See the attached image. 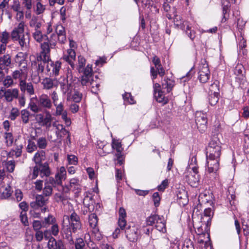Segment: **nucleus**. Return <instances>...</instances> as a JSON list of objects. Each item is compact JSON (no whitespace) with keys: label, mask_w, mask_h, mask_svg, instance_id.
I'll use <instances>...</instances> for the list:
<instances>
[{"label":"nucleus","mask_w":249,"mask_h":249,"mask_svg":"<svg viewBox=\"0 0 249 249\" xmlns=\"http://www.w3.org/2000/svg\"><path fill=\"white\" fill-rule=\"evenodd\" d=\"M25 23L23 21H21L19 23L18 26L15 27L12 31L11 36L12 40L14 41L16 39H18L19 37L24 35Z\"/></svg>","instance_id":"nucleus-16"},{"label":"nucleus","mask_w":249,"mask_h":249,"mask_svg":"<svg viewBox=\"0 0 249 249\" xmlns=\"http://www.w3.org/2000/svg\"><path fill=\"white\" fill-rule=\"evenodd\" d=\"M72 78V74L71 72L68 71V74L67 76V79L63 80V82L60 81V86L61 90L63 93L67 94L68 97L70 96V94L72 93L73 89V86H72L71 83L69 82Z\"/></svg>","instance_id":"nucleus-13"},{"label":"nucleus","mask_w":249,"mask_h":249,"mask_svg":"<svg viewBox=\"0 0 249 249\" xmlns=\"http://www.w3.org/2000/svg\"><path fill=\"white\" fill-rule=\"evenodd\" d=\"M75 57V51L73 49H70L67 50L66 54H64L63 59L68 62L72 68H74V61Z\"/></svg>","instance_id":"nucleus-21"},{"label":"nucleus","mask_w":249,"mask_h":249,"mask_svg":"<svg viewBox=\"0 0 249 249\" xmlns=\"http://www.w3.org/2000/svg\"><path fill=\"white\" fill-rule=\"evenodd\" d=\"M81 82L83 86L90 88L92 92L97 93L100 85L94 80L92 65L88 64L86 66L81 76Z\"/></svg>","instance_id":"nucleus-5"},{"label":"nucleus","mask_w":249,"mask_h":249,"mask_svg":"<svg viewBox=\"0 0 249 249\" xmlns=\"http://www.w3.org/2000/svg\"><path fill=\"white\" fill-rule=\"evenodd\" d=\"M5 167L8 172H13L15 167V161L14 160L7 161L5 163Z\"/></svg>","instance_id":"nucleus-57"},{"label":"nucleus","mask_w":249,"mask_h":249,"mask_svg":"<svg viewBox=\"0 0 249 249\" xmlns=\"http://www.w3.org/2000/svg\"><path fill=\"white\" fill-rule=\"evenodd\" d=\"M19 87L20 91L24 93L27 91L30 96L35 94V89L33 85L31 82L27 83L26 81H21L19 83Z\"/></svg>","instance_id":"nucleus-18"},{"label":"nucleus","mask_w":249,"mask_h":249,"mask_svg":"<svg viewBox=\"0 0 249 249\" xmlns=\"http://www.w3.org/2000/svg\"><path fill=\"white\" fill-rule=\"evenodd\" d=\"M32 139L36 141L37 148L41 149V150L46 148L48 142L46 137H40L36 139L34 136H33L32 137Z\"/></svg>","instance_id":"nucleus-28"},{"label":"nucleus","mask_w":249,"mask_h":249,"mask_svg":"<svg viewBox=\"0 0 249 249\" xmlns=\"http://www.w3.org/2000/svg\"><path fill=\"white\" fill-rule=\"evenodd\" d=\"M219 100V94L211 93L209 95V102L211 106L215 105Z\"/></svg>","instance_id":"nucleus-52"},{"label":"nucleus","mask_w":249,"mask_h":249,"mask_svg":"<svg viewBox=\"0 0 249 249\" xmlns=\"http://www.w3.org/2000/svg\"><path fill=\"white\" fill-rule=\"evenodd\" d=\"M179 189H180L178 191L177 196L178 199L182 200V205H185L188 202V193L183 188H179Z\"/></svg>","instance_id":"nucleus-34"},{"label":"nucleus","mask_w":249,"mask_h":249,"mask_svg":"<svg viewBox=\"0 0 249 249\" xmlns=\"http://www.w3.org/2000/svg\"><path fill=\"white\" fill-rule=\"evenodd\" d=\"M62 226L64 238L71 244H73L71 232H76L80 230L82 227L79 216L74 212L72 213L70 216L64 215Z\"/></svg>","instance_id":"nucleus-3"},{"label":"nucleus","mask_w":249,"mask_h":249,"mask_svg":"<svg viewBox=\"0 0 249 249\" xmlns=\"http://www.w3.org/2000/svg\"><path fill=\"white\" fill-rule=\"evenodd\" d=\"M221 152V146L218 139L213 138L206 148V158L208 172L212 174L215 179L218 177L217 172L219 167Z\"/></svg>","instance_id":"nucleus-1"},{"label":"nucleus","mask_w":249,"mask_h":249,"mask_svg":"<svg viewBox=\"0 0 249 249\" xmlns=\"http://www.w3.org/2000/svg\"><path fill=\"white\" fill-rule=\"evenodd\" d=\"M61 68V63L59 61H57L54 62L49 59L47 62L46 70L48 74L50 75H58Z\"/></svg>","instance_id":"nucleus-14"},{"label":"nucleus","mask_w":249,"mask_h":249,"mask_svg":"<svg viewBox=\"0 0 249 249\" xmlns=\"http://www.w3.org/2000/svg\"><path fill=\"white\" fill-rule=\"evenodd\" d=\"M39 165L36 164L31 169L30 177L32 179H35L38 176L39 173L40 174V170Z\"/></svg>","instance_id":"nucleus-43"},{"label":"nucleus","mask_w":249,"mask_h":249,"mask_svg":"<svg viewBox=\"0 0 249 249\" xmlns=\"http://www.w3.org/2000/svg\"><path fill=\"white\" fill-rule=\"evenodd\" d=\"M174 81L168 78H164L162 83V89H166L167 92H170L174 86Z\"/></svg>","instance_id":"nucleus-33"},{"label":"nucleus","mask_w":249,"mask_h":249,"mask_svg":"<svg viewBox=\"0 0 249 249\" xmlns=\"http://www.w3.org/2000/svg\"><path fill=\"white\" fill-rule=\"evenodd\" d=\"M196 158L193 157L191 160L189 161L188 167V169L190 170V173L186 175L185 177V181L191 187H196V184L199 181L198 167L196 164Z\"/></svg>","instance_id":"nucleus-6"},{"label":"nucleus","mask_w":249,"mask_h":249,"mask_svg":"<svg viewBox=\"0 0 249 249\" xmlns=\"http://www.w3.org/2000/svg\"><path fill=\"white\" fill-rule=\"evenodd\" d=\"M182 249H194L192 242L190 240H185Z\"/></svg>","instance_id":"nucleus-64"},{"label":"nucleus","mask_w":249,"mask_h":249,"mask_svg":"<svg viewBox=\"0 0 249 249\" xmlns=\"http://www.w3.org/2000/svg\"><path fill=\"white\" fill-rule=\"evenodd\" d=\"M30 26L35 28V30H39L42 25L41 20L37 17H33L29 22Z\"/></svg>","instance_id":"nucleus-35"},{"label":"nucleus","mask_w":249,"mask_h":249,"mask_svg":"<svg viewBox=\"0 0 249 249\" xmlns=\"http://www.w3.org/2000/svg\"><path fill=\"white\" fill-rule=\"evenodd\" d=\"M30 113L27 109H23L21 111V116L22 122L24 124H27L29 122Z\"/></svg>","instance_id":"nucleus-54"},{"label":"nucleus","mask_w":249,"mask_h":249,"mask_svg":"<svg viewBox=\"0 0 249 249\" xmlns=\"http://www.w3.org/2000/svg\"><path fill=\"white\" fill-rule=\"evenodd\" d=\"M11 64V57L9 54H5L0 57V69H6Z\"/></svg>","instance_id":"nucleus-29"},{"label":"nucleus","mask_w":249,"mask_h":249,"mask_svg":"<svg viewBox=\"0 0 249 249\" xmlns=\"http://www.w3.org/2000/svg\"><path fill=\"white\" fill-rule=\"evenodd\" d=\"M155 227L156 228L160 231H161L162 232L166 231L165 224L164 222V219L162 217H160L159 219V221L157 223Z\"/></svg>","instance_id":"nucleus-45"},{"label":"nucleus","mask_w":249,"mask_h":249,"mask_svg":"<svg viewBox=\"0 0 249 249\" xmlns=\"http://www.w3.org/2000/svg\"><path fill=\"white\" fill-rule=\"evenodd\" d=\"M89 222L90 227L92 229L93 232H97L99 231L97 227L98 219L97 216L95 213H91L89 217Z\"/></svg>","instance_id":"nucleus-27"},{"label":"nucleus","mask_w":249,"mask_h":249,"mask_svg":"<svg viewBox=\"0 0 249 249\" xmlns=\"http://www.w3.org/2000/svg\"><path fill=\"white\" fill-rule=\"evenodd\" d=\"M53 106L52 102L49 96L45 94L40 95L38 98H32L28 105V108L34 113H38L42 109H49Z\"/></svg>","instance_id":"nucleus-4"},{"label":"nucleus","mask_w":249,"mask_h":249,"mask_svg":"<svg viewBox=\"0 0 249 249\" xmlns=\"http://www.w3.org/2000/svg\"><path fill=\"white\" fill-rule=\"evenodd\" d=\"M55 33L59 36V42L62 44L66 41V31L65 28L61 25L56 27Z\"/></svg>","instance_id":"nucleus-25"},{"label":"nucleus","mask_w":249,"mask_h":249,"mask_svg":"<svg viewBox=\"0 0 249 249\" xmlns=\"http://www.w3.org/2000/svg\"><path fill=\"white\" fill-rule=\"evenodd\" d=\"M55 222V219L52 215H49L44 219L43 222V226L46 227L47 225L53 224Z\"/></svg>","instance_id":"nucleus-55"},{"label":"nucleus","mask_w":249,"mask_h":249,"mask_svg":"<svg viewBox=\"0 0 249 249\" xmlns=\"http://www.w3.org/2000/svg\"><path fill=\"white\" fill-rule=\"evenodd\" d=\"M36 120L39 125L49 128L51 126L53 117L50 111L46 110L44 114H37L36 116Z\"/></svg>","instance_id":"nucleus-9"},{"label":"nucleus","mask_w":249,"mask_h":249,"mask_svg":"<svg viewBox=\"0 0 249 249\" xmlns=\"http://www.w3.org/2000/svg\"><path fill=\"white\" fill-rule=\"evenodd\" d=\"M2 83L6 88L11 87L14 85V79L11 75H7L4 78Z\"/></svg>","instance_id":"nucleus-42"},{"label":"nucleus","mask_w":249,"mask_h":249,"mask_svg":"<svg viewBox=\"0 0 249 249\" xmlns=\"http://www.w3.org/2000/svg\"><path fill=\"white\" fill-rule=\"evenodd\" d=\"M210 196L207 195L206 193H201L198 196L199 204L197 205L196 208L194 209L193 213L195 211H198L199 208H200L202 205H206L210 204L212 207L206 208L204 209L203 214L201 215L200 218V222L201 224L200 226L197 227L198 231L200 232H202V229L204 226L205 231L207 230V229L210 226L211 222V219L213 214V203L212 200L208 199Z\"/></svg>","instance_id":"nucleus-2"},{"label":"nucleus","mask_w":249,"mask_h":249,"mask_svg":"<svg viewBox=\"0 0 249 249\" xmlns=\"http://www.w3.org/2000/svg\"><path fill=\"white\" fill-rule=\"evenodd\" d=\"M211 78V73L208 65L205 61L199 65L198 78L203 84L207 83Z\"/></svg>","instance_id":"nucleus-8"},{"label":"nucleus","mask_w":249,"mask_h":249,"mask_svg":"<svg viewBox=\"0 0 249 249\" xmlns=\"http://www.w3.org/2000/svg\"><path fill=\"white\" fill-rule=\"evenodd\" d=\"M34 38L38 42H41L44 37H47L46 35H43L39 30H36L33 34Z\"/></svg>","instance_id":"nucleus-41"},{"label":"nucleus","mask_w":249,"mask_h":249,"mask_svg":"<svg viewBox=\"0 0 249 249\" xmlns=\"http://www.w3.org/2000/svg\"><path fill=\"white\" fill-rule=\"evenodd\" d=\"M82 97V93L77 91H74V94L72 96V99L74 102L79 103L81 100Z\"/></svg>","instance_id":"nucleus-62"},{"label":"nucleus","mask_w":249,"mask_h":249,"mask_svg":"<svg viewBox=\"0 0 249 249\" xmlns=\"http://www.w3.org/2000/svg\"><path fill=\"white\" fill-rule=\"evenodd\" d=\"M229 2L226 5H223L222 7V22H225L227 21L229 17V12L230 11V5Z\"/></svg>","instance_id":"nucleus-36"},{"label":"nucleus","mask_w":249,"mask_h":249,"mask_svg":"<svg viewBox=\"0 0 249 249\" xmlns=\"http://www.w3.org/2000/svg\"><path fill=\"white\" fill-rule=\"evenodd\" d=\"M14 41H18L19 44L21 46L22 50H26L29 46L30 38L28 33L25 34L18 39H16Z\"/></svg>","instance_id":"nucleus-24"},{"label":"nucleus","mask_w":249,"mask_h":249,"mask_svg":"<svg viewBox=\"0 0 249 249\" xmlns=\"http://www.w3.org/2000/svg\"><path fill=\"white\" fill-rule=\"evenodd\" d=\"M41 1L36 2L35 8V12L37 15H40L44 12L45 10V5H43Z\"/></svg>","instance_id":"nucleus-51"},{"label":"nucleus","mask_w":249,"mask_h":249,"mask_svg":"<svg viewBox=\"0 0 249 249\" xmlns=\"http://www.w3.org/2000/svg\"><path fill=\"white\" fill-rule=\"evenodd\" d=\"M22 5L26 10H31L33 6L32 0H22Z\"/></svg>","instance_id":"nucleus-61"},{"label":"nucleus","mask_w":249,"mask_h":249,"mask_svg":"<svg viewBox=\"0 0 249 249\" xmlns=\"http://www.w3.org/2000/svg\"><path fill=\"white\" fill-rule=\"evenodd\" d=\"M78 71L79 72H83V74H84V71L86 68H84V67L86 64V59L85 58L80 55L78 57Z\"/></svg>","instance_id":"nucleus-44"},{"label":"nucleus","mask_w":249,"mask_h":249,"mask_svg":"<svg viewBox=\"0 0 249 249\" xmlns=\"http://www.w3.org/2000/svg\"><path fill=\"white\" fill-rule=\"evenodd\" d=\"M15 61L20 68L27 69V64L26 60V55L23 53H18L15 57Z\"/></svg>","instance_id":"nucleus-22"},{"label":"nucleus","mask_w":249,"mask_h":249,"mask_svg":"<svg viewBox=\"0 0 249 249\" xmlns=\"http://www.w3.org/2000/svg\"><path fill=\"white\" fill-rule=\"evenodd\" d=\"M42 51L39 57L37 58V60L39 61V58L44 61H48L50 59V44L48 42H44L41 45Z\"/></svg>","instance_id":"nucleus-17"},{"label":"nucleus","mask_w":249,"mask_h":249,"mask_svg":"<svg viewBox=\"0 0 249 249\" xmlns=\"http://www.w3.org/2000/svg\"><path fill=\"white\" fill-rule=\"evenodd\" d=\"M26 70L20 68L19 70H16L12 72L11 76L14 80L18 79L19 83L21 81H26L27 77V72Z\"/></svg>","instance_id":"nucleus-20"},{"label":"nucleus","mask_w":249,"mask_h":249,"mask_svg":"<svg viewBox=\"0 0 249 249\" xmlns=\"http://www.w3.org/2000/svg\"><path fill=\"white\" fill-rule=\"evenodd\" d=\"M210 91L211 92V93L213 94H219V86L218 84V82L215 81L213 82L209 88Z\"/></svg>","instance_id":"nucleus-56"},{"label":"nucleus","mask_w":249,"mask_h":249,"mask_svg":"<svg viewBox=\"0 0 249 249\" xmlns=\"http://www.w3.org/2000/svg\"><path fill=\"white\" fill-rule=\"evenodd\" d=\"M123 97L124 101L125 102H127L130 104H133L135 103L133 97L132 96L130 93H125L123 95Z\"/></svg>","instance_id":"nucleus-58"},{"label":"nucleus","mask_w":249,"mask_h":249,"mask_svg":"<svg viewBox=\"0 0 249 249\" xmlns=\"http://www.w3.org/2000/svg\"><path fill=\"white\" fill-rule=\"evenodd\" d=\"M243 67L242 65L238 64L235 68L234 70V74L240 76V78H242L243 76Z\"/></svg>","instance_id":"nucleus-59"},{"label":"nucleus","mask_w":249,"mask_h":249,"mask_svg":"<svg viewBox=\"0 0 249 249\" xmlns=\"http://www.w3.org/2000/svg\"><path fill=\"white\" fill-rule=\"evenodd\" d=\"M3 137L6 145L7 146H11L14 142V137L12 133L11 132H5Z\"/></svg>","instance_id":"nucleus-38"},{"label":"nucleus","mask_w":249,"mask_h":249,"mask_svg":"<svg viewBox=\"0 0 249 249\" xmlns=\"http://www.w3.org/2000/svg\"><path fill=\"white\" fill-rule=\"evenodd\" d=\"M33 140V139L28 140V145L27 146L26 149L28 153H31L36 150L37 149L36 144L35 142Z\"/></svg>","instance_id":"nucleus-46"},{"label":"nucleus","mask_w":249,"mask_h":249,"mask_svg":"<svg viewBox=\"0 0 249 249\" xmlns=\"http://www.w3.org/2000/svg\"><path fill=\"white\" fill-rule=\"evenodd\" d=\"M67 160L70 164L76 165L78 162V158L73 155H68Z\"/></svg>","instance_id":"nucleus-60"},{"label":"nucleus","mask_w":249,"mask_h":249,"mask_svg":"<svg viewBox=\"0 0 249 249\" xmlns=\"http://www.w3.org/2000/svg\"><path fill=\"white\" fill-rule=\"evenodd\" d=\"M47 198L44 197L41 195H38L36 197V201L38 204L40 205V207H42L45 206L47 202Z\"/></svg>","instance_id":"nucleus-53"},{"label":"nucleus","mask_w":249,"mask_h":249,"mask_svg":"<svg viewBox=\"0 0 249 249\" xmlns=\"http://www.w3.org/2000/svg\"><path fill=\"white\" fill-rule=\"evenodd\" d=\"M19 114V111L17 108H13L10 112L9 118L12 120H14Z\"/></svg>","instance_id":"nucleus-63"},{"label":"nucleus","mask_w":249,"mask_h":249,"mask_svg":"<svg viewBox=\"0 0 249 249\" xmlns=\"http://www.w3.org/2000/svg\"><path fill=\"white\" fill-rule=\"evenodd\" d=\"M196 123L199 131L203 133L207 128V118L206 114L201 112L196 113Z\"/></svg>","instance_id":"nucleus-12"},{"label":"nucleus","mask_w":249,"mask_h":249,"mask_svg":"<svg viewBox=\"0 0 249 249\" xmlns=\"http://www.w3.org/2000/svg\"><path fill=\"white\" fill-rule=\"evenodd\" d=\"M40 170V176L42 178H44L45 177H48L51 174V171L49 165L47 163L45 162L39 164Z\"/></svg>","instance_id":"nucleus-32"},{"label":"nucleus","mask_w":249,"mask_h":249,"mask_svg":"<svg viewBox=\"0 0 249 249\" xmlns=\"http://www.w3.org/2000/svg\"><path fill=\"white\" fill-rule=\"evenodd\" d=\"M0 192L1 193V197L6 198L11 196L13 191L11 188H0Z\"/></svg>","instance_id":"nucleus-48"},{"label":"nucleus","mask_w":249,"mask_h":249,"mask_svg":"<svg viewBox=\"0 0 249 249\" xmlns=\"http://www.w3.org/2000/svg\"><path fill=\"white\" fill-rule=\"evenodd\" d=\"M154 96L159 103L164 105L168 102V98L165 96L164 92L161 90H156Z\"/></svg>","instance_id":"nucleus-30"},{"label":"nucleus","mask_w":249,"mask_h":249,"mask_svg":"<svg viewBox=\"0 0 249 249\" xmlns=\"http://www.w3.org/2000/svg\"><path fill=\"white\" fill-rule=\"evenodd\" d=\"M160 218V217L158 215H151L147 218L146 224L149 226H152L154 224L156 225L157 223L159 221Z\"/></svg>","instance_id":"nucleus-40"},{"label":"nucleus","mask_w":249,"mask_h":249,"mask_svg":"<svg viewBox=\"0 0 249 249\" xmlns=\"http://www.w3.org/2000/svg\"><path fill=\"white\" fill-rule=\"evenodd\" d=\"M45 180V187H51V185H57L56 179H54L53 177H45L44 178H43Z\"/></svg>","instance_id":"nucleus-50"},{"label":"nucleus","mask_w":249,"mask_h":249,"mask_svg":"<svg viewBox=\"0 0 249 249\" xmlns=\"http://www.w3.org/2000/svg\"><path fill=\"white\" fill-rule=\"evenodd\" d=\"M111 146L113 149L116 150L115 154V160H116V164L121 165L123 163V158L122 152L123 150L121 142L119 140H116L114 138L112 139Z\"/></svg>","instance_id":"nucleus-10"},{"label":"nucleus","mask_w":249,"mask_h":249,"mask_svg":"<svg viewBox=\"0 0 249 249\" xmlns=\"http://www.w3.org/2000/svg\"><path fill=\"white\" fill-rule=\"evenodd\" d=\"M45 160L46 152L44 150H40L36 152L33 158V160L37 165L42 164V162Z\"/></svg>","instance_id":"nucleus-26"},{"label":"nucleus","mask_w":249,"mask_h":249,"mask_svg":"<svg viewBox=\"0 0 249 249\" xmlns=\"http://www.w3.org/2000/svg\"><path fill=\"white\" fill-rule=\"evenodd\" d=\"M47 247L48 249H65L61 240H56L53 237L49 239Z\"/></svg>","instance_id":"nucleus-23"},{"label":"nucleus","mask_w":249,"mask_h":249,"mask_svg":"<svg viewBox=\"0 0 249 249\" xmlns=\"http://www.w3.org/2000/svg\"><path fill=\"white\" fill-rule=\"evenodd\" d=\"M125 233L126 238L131 242L137 241L140 234L138 227L135 226L126 228Z\"/></svg>","instance_id":"nucleus-15"},{"label":"nucleus","mask_w":249,"mask_h":249,"mask_svg":"<svg viewBox=\"0 0 249 249\" xmlns=\"http://www.w3.org/2000/svg\"><path fill=\"white\" fill-rule=\"evenodd\" d=\"M75 249H86L85 242L81 238H78L74 242Z\"/></svg>","instance_id":"nucleus-49"},{"label":"nucleus","mask_w":249,"mask_h":249,"mask_svg":"<svg viewBox=\"0 0 249 249\" xmlns=\"http://www.w3.org/2000/svg\"><path fill=\"white\" fill-rule=\"evenodd\" d=\"M67 177V172L65 168L61 166L57 169V172L55 176L56 179V185L61 186L62 184V181L65 180Z\"/></svg>","instance_id":"nucleus-19"},{"label":"nucleus","mask_w":249,"mask_h":249,"mask_svg":"<svg viewBox=\"0 0 249 249\" xmlns=\"http://www.w3.org/2000/svg\"><path fill=\"white\" fill-rule=\"evenodd\" d=\"M57 41L59 42V38L55 33L52 34L48 38V42L49 43L51 48H55Z\"/></svg>","instance_id":"nucleus-37"},{"label":"nucleus","mask_w":249,"mask_h":249,"mask_svg":"<svg viewBox=\"0 0 249 249\" xmlns=\"http://www.w3.org/2000/svg\"><path fill=\"white\" fill-rule=\"evenodd\" d=\"M9 34L6 31L3 32L0 36V41L1 42L0 45H4V47H6V45L9 41Z\"/></svg>","instance_id":"nucleus-47"},{"label":"nucleus","mask_w":249,"mask_h":249,"mask_svg":"<svg viewBox=\"0 0 249 249\" xmlns=\"http://www.w3.org/2000/svg\"><path fill=\"white\" fill-rule=\"evenodd\" d=\"M19 96V90L17 88L0 89V99L7 102H12L14 99H17Z\"/></svg>","instance_id":"nucleus-7"},{"label":"nucleus","mask_w":249,"mask_h":249,"mask_svg":"<svg viewBox=\"0 0 249 249\" xmlns=\"http://www.w3.org/2000/svg\"><path fill=\"white\" fill-rule=\"evenodd\" d=\"M41 84L44 89H50L53 88L54 83L53 80L50 78H45L42 80Z\"/></svg>","instance_id":"nucleus-39"},{"label":"nucleus","mask_w":249,"mask_h":249,"mask_svg":"<svg viewBox=\"0 0 249 249\" xmlns=\"http://www.w3.org/2000/svg\"><path fill=\"white\" fill-rule=\"evenodd\" d=\"M183 25H184L183 28L182 29L185 31L186 34L190 37V38L193 40L196 36V32L193 30H192V27L188 21H183Z\"/></svg>","instance_id":"nucleus-31"},{"label":"nucleus","mask_w":249,"mask_h":249,"mask_svg":"<svg viewBox=\"0 0 249 249\" xmlns=\"http://www.w3.org/2000/svg\"><path fill=\"white\" fill-rule=\"evenodd\" d=\"M126 217V213L125 209L123 207H120L119 210V218L118 221V226L120 229L117 228L114 233L113 236L117 237V235L120 233V230H124L126 225V221L125 218Z\"/></svg>","instance_id":"nucleus-11"}]
</instances>
